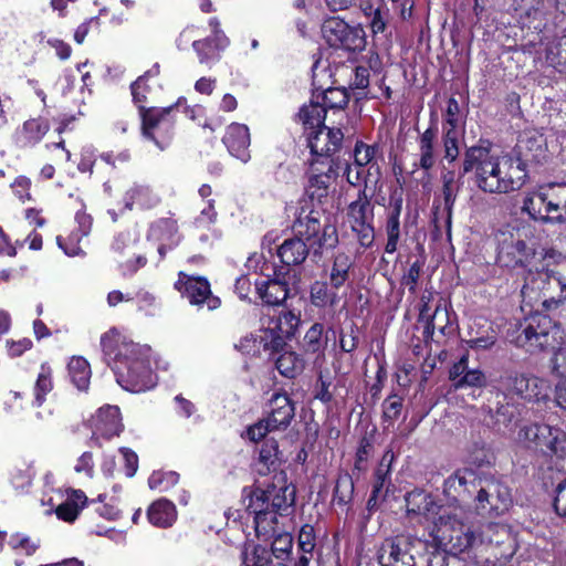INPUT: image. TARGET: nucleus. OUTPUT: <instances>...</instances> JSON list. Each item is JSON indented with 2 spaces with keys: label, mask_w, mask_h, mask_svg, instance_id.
Listing matches in <instances>:
<instances>
[{
  "label": "nucleus",
  "mask_w": 566,
  "mask_h": 566,
  "mask_svg": "<svg viewBox=\"0 0 566 566\" xmlns=\"http://www.w3.org/2000/svg\"><path fill=\"white\" fill-rule=\"evenodd\" d=\"M402 409V400L397 396H390L382 402V415L386 421H395Z\"/></svg>",
  "instance_id": "60"
},
{
  "label": "nucleus",
  "mask_w": 566,
  "mask_h": 566,
  "mask_svg": "<svg viewBox=\"0 0 566 566\" xmlns=\"http://www.w3.org/2000/svg\"><path fill=\"white\" fill-rule=\"evenodd\" d=\"M337 177V167L333 158L323 160L314 159L308 170L306 193L311 200L322 199L328 196L329 186Z\"/></svg>",
  "instance_id": "13"
},
{
  "label": "nucleus",
  "mask_w": 566,
  "mask_h": 566,
  "mask_svg": "<svg viewBox=\"0 0 566 566\" xmlns=\"http://www.w3.org/2000/svg\"><path fill=\"white\" fill-rule=\"evenodd\" d=\"M353 265L352 259L344 252H338L333 260V265L329 273L331 285L334 289H339L348 280V272Z\"/></svg>",
  "instance_id": "38"
},
{
  "label": "nucleus",
  "mask_w": 566,
  "mask_h": 566,
  "mask_svg": "<svg viewBox=\"0 0 566 566\" xmlns=\"http://www.w3.org/2000/svg\"><path fill=\"white\" fill-rule=\"evenodd\" d=\"M322 32L331 46L347 51H360L365 48V32L361 28L349 25L339 18H331L323 23Z\"/></svg>",
  "instance_id": "11"
},
{
  "label": "nucleus",
  "mask_w": 566,
  "mask_h": 566,
  "mask_svg": "<svg viewBox=\"0 0 566 566\" xmlns=\"http://www.w3.org/2000/svg\"><path fill=\"white\" fill-rule=\"evenodd\" d=\"M485 384V376L480 369H470L465 371L462 379L457 382V389L464 387H482Z\"/></svg>",
  "instance_id": "62"
},
{
  "label": "nucleus",
  "mask_w": 566,
  "mask_h": 566,
  "mask_svg": "<svg viewBox=\"0 0 566 566\" xmlns=\"http://www.w3.org/2000/svg\"><path fill=\"white\" fill-rule=\"evenodd\" d=\"M467 462L475 467H483L489 464L492 454L484 440L478 438L472 440L467 448Z\"/></svg>",
  "instance_id": "45"
},
{
  "label": "nucleus",
  "mask_w": 566,
  "mask_h": 566,
  "mask_svg": "<svg viewBox=\"0 0 566 566\" xmlns=\"http://www.w3.org/2000/svg\"><path fill=\"white\" fill-rule=\"evenodd\" d=\"M295 415V407L285 392H274L269 400L266 420L276 431L285 430Z\"/></svg>",
  "instance_id": "21"
},
{
  "label": "nucleus",
  "mask_w": 566,
  "mask_h": 566,
  "mask_svg": "<svg viewBox=\"0 0 566 566\" xmlns=\"http://www.w3.org/2000/svg\"><path fill=\"white\" fill-rule=\"evenodd\" d=\"M84 237L76 231H73L67 238L57 237L56 242L57 245L64 251V253L69 256H77L83 254V250L80 247V242Z\"/></svg>",
  "instance_id": "54"
},
{
  "label": "nucleus",
  "mask_w": 566,
  "mask_h": 566,
  "mask_svg": "<svg viewBox=\"0 0 566 566\" xmlns=\"http://www.w3.org/2000/svg\"><path fill=\"white\" fill-rule=\"evenodd\" d=\"M478 510L483 512L489 506L490 512L502 514L509 510L512 503L510 489L500 482H490L486 488H482L478 495Z\"/></svg>",
  "instance_id": "19"
},
{
  "label": "nucleus",
  "mask_w": 566,
  "mask_h": 566,
  "mask_svg": "<svg viewBox=\"0 0 566 566\" xmlns=\"http://www.w3.org/2000/svg\"><path fill=\"white\" fill-rule=\"evenodd\" d=\"M48 130L49 124L46 120L31 118L14 132L13 142L20 148L32 147L41 142Z\"/></svg>",
  "instance_id": "27"
},
{
  "label": "nucleus",
  "mask_w": 566,
  "mask_h": 566,
  "mask_svg": "<svg viewBox=\"0 0 566 566\" xmlns=\"http://www.w3.org/2000/svg\"><path fill=\"white\" fill-rule=\"evenodd\" d=\"M259 346L262 347L263 354L272 356L283 348L285 340L283 335L277 334L275 328L269 326L258 331Z\"/></svg>",
  "instance_id": "42"
},
{
  "label": "nucleus",
  "mask_w": 566,
  "mask_h": 566,
  "mask_svg": "<svg viewBox=\"0 0 566 566\" xmlns=\"http://www.w3.org/2000/svg\"><path fill=\"white\" fill-rule=\"evenodd\" d=\"M273 557L266 547L254 543H247L242 551L244 566H286Z\"/></svg>",
  "instance_id": "32"
},
{
  "label": "nucleus",
  "mask_w": 566,
  "mask_h": 566,
  "mask_svg": "<svg viewBox=\"0 0 566 566\" xmlns=\"http://www.w3.org/2000/svg\"><path fill=\"white\" fill-rule=\"evenodd\" d=\"M306 134L311 153L319 160L331 158L340 148L344 138L339 128H329L326 125Z\"/></svg>",
  "instance_id": "16"
},
{
  "label": "nucleus",
  "mask_w": 566,
  "mask_h": 566,
  "mask_svg": "<svg viewBox=\"0 0 566 566\" xmlns=\"http://www.w3.org/2000/svg\"><path fill=\"white\" fill-rule=\"evenodd\" d=\"M324 326L321 323L313 324L303 338V347L306 353L323 354L326 340L323 339Z\"/></svg>",
  "instance_id": "46"
},
{
  "label": "nucleus",
  "mask_w": 566,
  "mask_h": 566,
  "mask_svg": "<svg viewBox=\"0 0 566 566\" xmlns=\"http://www.w3.org/2000/svg\"><path fill=\"white\" fill-rule=\"evenodd\" d=\"M315 101L321 102V105L327 109H343L348 103V94L345 88L329 87L321 94L313 95Z\"/></svg>",
  "instance_id": "40"
},
{
  "label": "nucleus",
  "mask_w": 566,
  "mask_h": 566,
  "mask_svg": "<svg viewBox=\"0 0 566 566\" xmlns=\"http://www.w3.org/2000/svg\"><path fill=\"white\" fill-rule=\"evenodd\" d=\"M52 378H51V370L50 368H46L42 366L41 371L38 375V379L34 387L35 392V400L34 403L40 407L43 401L46 394H49L52 390Z\"/></svg>",
  "instance_id": "49"
},
{
  "label": "nucleus",
  "mask_w": 566,
  "mask_h": 566,
  "mask_svg": "<svg viewBox=\"0 0 566 566\" xmlns=\"http://www.w3.org/2000/svg\"><path fill=\"white\" fill-rule=\"evenodd\" d=\"M473 480L474 473L471 470H458L444 481V493L457 499L467 491L468 483Z\"/></svg>",
  "instance_id": "39"
},
{
  "label": "nucleus",
  "mask_w": 566,
  "mask_h": 566,
  "mask_svg": "<svg viewBox=\"0 0 566 566\" xmlns=\"http://www.w3.org/2000/svg\"><path fill=\"white\" fill-rule=\"evenodd\" d=\"M185 104V97H179L174 105L168 107L145 108L139 104L144 138L154 143L160 150L166 149L174 137L175 119L171 112Z\"/></svg>",
  "instance_id": "8"
},
{
  "label": "nucleus",
  "mask_w": 566,
  "mask_h": 566,
  "mask_svg": "<svg viewBox=\"0 0 566 566\" xmlns=\"http://www.w3.org/2000/svg\"><path fill=\"white\" fill-rule=\"evenodd\" d=\"M325 107L321 105V102L315 101L314 98L308 105H304L298 113V117L303 123L306 133L325 126Z\"/></svg>",
  "instance_id": "36"
},
{
  "label": "nucleus",
  "mask_w": 566,
  "mask_h": 566,
  "mask_svg": "<svg viewBox=\"0 0 566 566\" xmlns=\"http://www.w3.org/2000/svg\"><path fill=\"white\" fill-rule=\"evenodd\" d=\"M421 269L422 265L419 262H415L402 277V285L406 286L411 294H416Z\"/></svg>",
  "instance_id": "63"
},
{
  "label": "nucleus",
  "mask_w": 566,
  "mask_h": 566,
  "mask_svg": "<svg viewBox=\"0 0 566 566\" xmlns=\"http://www.w3.org/2000/svg\"><path fill=\"white\" fill-rule=\"evenodd\" d=\"M159 64H154L147 72H145L144 75L139 76L133 84H132V95L134 98V102L136 104H143L145 103V95L139 91L142 85L145 84V81H147L149 77H156L159 74Z\"/></svg>",
  "instance_id": "57"
},
{
  "label": "nucleus",
  "mask_w": 566,
  "mask_h": 566,
  "mask_svg": "<svg viewBox=\"0 0 566 566\" xmlns=\"http://www.w3.org/2000/svg\"><path fill=\"white\" fill-rule=\"evenodd\" d=\"M430 536L441 551L458 555L478 544L475 533L467 524L465 512L461 506H450L438 512L430 528Z\"/></svg>",
  "instance_id": "5"
},
{
  "label": "nucleus",
  "mask_w": 566,
  "mask_h": 566,
  "mask_svg": "<svg viewBox=\"0 0 566 566\" xmlns=\"http://www.w3.org/2000/svg\"><path fill=\"white\" fill-rule=\"evenodd\" d=\"M376 155V147L370 146L367 144H364L361 142L357 143L355 145L354 149V165L366 169V167L369 165L371 166V160L374 159Z\"/></svg>",
  "instance_id": "52"
},
{
  "label": "nucleus",
  "mask_w": 566,
  "mask_h": 566,
  "mask_svg": "<svg viewBox=\"0 0 566 566\" xmlns=\"http://www.w3.org/2000/svg\"><path fill=\"white\" fill-rule=\"evenodd\" d=\"M86 501L87 496L83 491L74 490L67 496L66 501L55 509V514L60 520L72 523L77 518Z\"/></svg>",
  "instance_id": "33"
},
{
  "label": "nucleus",
  "mask_w": 566,
  "mask_h": 566,
  "mask_svg": "<svg viewBox=\"0 0 566 566\" xmlns=\"http://www.w3.org/2000/svg\"><path fill=\"white\" fill-rule=\"evenodd\" d=\"M255 289L261 300L268 305L282 304L290 294V289L280 273L274 272V277L266 281H256Z\"/></svg>",
  "instance_id": "26"
},
{
  "label": "nucleus",
  "mask_w": 566,
  "mask_h": 566,
  "mask_svg": "<svg viewBox=\"0 0 566 566\" xmlns=\"http://www.w3.org/2000/svg\"><path fill=\"white\" fill-rule=\"evenodd\" d=\"M437 134V127H429L419 137V166L424 170H429L434 166L433 146Z\"/></svg>",
  "instance_id": "34"
},
{
  "label": "nucleus",
  "mask_w": 566,
  "mask_h": 566,
  "mask_svg": "<svg viewBox=\"0 0 566 566\" xmlns=\"http://www.w3.org/2000/svg\"><path fill=\"white\" fill-rule=\"evenodd\" d=\"M300 316L291 311H282L276 321L273 322V328L277 334L283 335V339L294 336L300 325Z\"/></svg>",
  "instance_id": "47"
},
{
  "label": "nucleus",
  "mask_w": 566,
  "mask_h": 566,
  "mask_svg": "<svg viewBox=\"0 0 566 566\" xmlns=\"http://www.w3.org/2000/svg\"><path fill=\"white\" fill-rule=\"evenodd\" d=\"M279 482L281 485L271 486L269 490H262L260 486L244 488L241 502L244 512L253 516L256 536L264 541L273 538L269 551L275 559L283 563L292 552L293 537L287 532L279 531V517L292 507L295 489L285 485L284 475H279Z\"/></svg>",
  "instance_id": "1"
},
{
  "label": "nucleus",
  "mask_w": 566,
  "mask_h": 566,
  "mask_svg": "<svg viewBox=\"0 0 566 566\" xmlns=\"http://www.w3.org/2000/svg\"><path fill=\"white\" fill-rule=\"evenodd\" d=\"M338 289L329 286L326 282L315 281L311 285L310 296L311 302L316 307H325L327 305H335L339 297L337 295Z\"/></svg>",
  "instance_id": "37"
},
{
  "label": "nucleus",
  "mask_w": 566,
  "mask_h": 566,
  "mask_svg": "<svg viewBox=\"0 0 566 566\" xmlns=\"http://www.w3.org/2000/svg\"><path fill=\"white\" fill-rule=\"evenodd\" d=\"M444 158L453 163L459 156V132L453 128L443 127Z\"/></svg>",
  "instance_id": "50"
},
{
  "label": "nucleus",
  "mask_w": 566,
  "mask_h": 566,
  "mask_svg": "<svg viewBox=\"0 0 566 566\" xmlns=\"http://www.w3.org/2000/svg\"><path fill=\"white\" fill-rule=\"evenodd\" d=\"M283 463V454L279 450L277 442L274 439L266 440L260 450L258 471L263 475L273 473V482L268 484L266 488H261L262 490H269L271 486L281 485L279 482V475H284L285 485H289L286 474L282 470Z\"/></svg>",
  "instance_id": "20"
},
{
  "label": "nucleus",
  "mask_w": 566,
  "mask_h": 566,
  "mask_svg": "<svg viewBox=\"0 0 566 566\" xmlns=\"http://www.w3.org/2000/svg\"><path fill=\"white\" fill-rule=\"evenodd\" d=\"M101 345L107 365L124 389L140 392L155 387L157 378L150 347L129 340L116 328L102 336Z\"/></svg>",
  "instance_id": "2"
},
{
  "label": "nucleus",
  "mask_w": 566,
  "mask_h": 566,
  "mask_svg": "<svg viewBox=\"0 0 566 566\" xmlns=\"http://www.w3.org/2000/svg\"><path fill=\"white\" fill-rule=\"evenodd\" d=\"M92 429V441L101 447L99 439H111L118 436L123 430L119 408L117 406L107 405L99 408L90 419Z\"/></svg>",
  "instance_id": "15"
},
{
  "label": "nucleus",
  "mask_w": 566,
  "mask_h": 566,
  "mask_svg": "<svg viewBox=\"0 0 566 566\" xmlns=\"http://www.w3.org/2000/svg\"><path fill=\"white\" fill-rule=\"evenodd\" d=\"M175 287L192 305L199 307L206 305L210 311L220 306L219 297L212 295L208 280L202 276H190L179 273Z\"/></svg>",
  "instance_id": "12"
},
{
  "label": "nucleus",
  "mask_w": 566,
  "mask_h": 566,
  "mask_svg": "<svg viewBox=\"0 0 566 566\" xmlns=\"http://www.w3.org/2000/svg\"><path fill=\"white\" fill-rule=\"evenodd\" d=\"M517 442L527 449L543 452L564 453L566 436L559 429L547 424L531 423L523 426L517 433Z\"/></svg>",
  "instance_id": "10"
},
{
  "label": "nucleus",
  "mask_w": 566,
  "mask_h": 566,
  "mask_svg": "<svg viewBox=\"0 0 566 566\" xmlns=\"http://www.w3.org/2000/svg\"><path fill=\"white\" fill-rule=\"evenodd\" d=\"M560 326L544 314H533L521 325V331L512 339L517 347L531 354L553 350L552 368L555 373L564 374L566 365V339ZM556 403L566 410V377L560 379L555 389Z\"/></svg>",
  "instance_id": "4"
},
{
  "label": "nucleus",
  "mask_w": 566,
  "mask_h": 566,
  "mask_svg": "<svg viewBox=\"0 0 566 566\" xmlns=\"http://www.w3.org/2000/svg\"><path fill=\"white\" fill-rule=\"evenodd\" d=\"M406 507L408 514L422 515L433 523L438 518V512L450 506H440L430 494L420 490H413L406 495Z\"/></svg>",
  "instance_id": "24"
},
{
  "label": "nucleus",
  "mask_w": 566,
  "mask_h": 566,
  "mask_svg": "<svg viewBox=\"0 0 566 566\" xmlns=\"http://www.w3.org/2000/svg\"><path fill=\"white\" fill-rule=\"evenodd\" d=\"M554 509L558 515L566 517V478L556 488Z\"/></svg>",
  "instance_id": "64"
},
{
  "label": "nucleus",
  "mask_w": 566,
  "mask_h": 566,
  "mask_svg": "<svg viewBox=\"0 0 566 566\" xmlns=\"http://www.w3.org/2000/svg\"><path fill=\"white\" fill-rule=\"evenodd\" d=\"M469 172L474 185L491 195L517 191L527 180L526 165L520 157L497 156L485 146H472L465 151L463 174Z\"/></svg>",
  "instance_id": "3"
},
{
  "label": "nucleus",
  "mask_w": 566,
  "mask_h": 566,
  "mask_svg": "<svg viewBox=\"0 0 566 566\" xmlns=\"http://www.w3.org/2000/svg\"><path fill=\"white\" fill-rule=\"evenodd\" d=\"M512 390L524 399L542 400L548 396L549 385L536 376L518 375L512 380Z\"/></svg>",
  "instance_id": "25"
},
{
  "label": "nucleus",
  "mask_w": 566,
  "mask_h": 566,
  "mask_svg": "<svg viewBox=\"0 0 566 566\" xmlns=\"http://www.w3.org/2000/svg\"><path fill=\"white\" fill-rule=\"evenodd\" d=\"M275 365L281 375L294 378L303 370L304 360L294 352H284L276 358Z\"/></svg>",
  "instance_id": "41"
},
{
  "label": "nucleus",
  "mask_w": 566,
  "mask_h": 566,
  "mask_svg": "<svg viewBox=\"0 0 566 566\" xmlns=\"http://www.w3.org/2000/svg\"><path fill=\"white\" fill-rule=\"evenodd\" d=\"M148 521L157 527H169L177 518V511L172 502L160 499L154 502L147 511Z\"/></svg>",
  "instance_id": "31"
},
{
  "label": "nucleus",
  "mask_w": 566,
  "mask_h": 566,
  "mask_svg": "<svg viewBox=\"0 0 566 566\" xmlns=\"http://www.w3.org/2000/svg\"><path fill=\"white\" fill-rule=\"evenodd\" d=\"M387 243L385 251L394 253L397 251L398 241L400 238V221L399 218L388 216L386 222Z\"/></svg>",
  "instance_id": "51"
},
{
  "label": "nucleus",
  "mask_w": 566,
  "mask_h": 566,
  "mask_svg": "<svg viewBox=\"0 0 566 566\" xmlns=\"http://www.w3.org/2000/svg\"><path fill=\"white\" fill-rule=\"evenodd\" d=\"M316 546L315 530L312 525L305 524L301 527L298 534V547L304 554L312 555Z\"/></svg>",
  "instance_id": "56"
},
{
  "label": "nucleus",
  "mask_w": 566,
  "mask_h": 566,
  "mask_svg": "<svg viewBox=\"0 0 566 566\" xmlns=\"http://www.w3.org/2000/svg\"><path fill=\"white\" fill-rule=\"evenodd\" d=\"M510 535V531L506 525L499 523H489L481 528L479 535H476L478 544H501Z\"/></svg>",
  "instance_id": "44"
},
{
  "label": "nucleus",
  "mask_w": 566,
  "mask_h": 566,
  "mask_svg": "<svg viewBox=\"0 0 566 566\" xmlns=\"http://www.w3.org/2000/svg\"><path fill=\"white\" fill-rule=\"evenodd\" d=\"M276 431L266 418L259 420L247 428L245 436L250 441L258 442L265 438L269 432Z\"/></svg>",
  "instance_id": "58"
},
{
  "label": "nucleus",
  "mask_w": 566,
  "mask_h": 566,
  "mask_svg": "<svg viewBox=\"0 0 566 566\" xmlns=\"http://www.w3.org/2000/svg\"><path fill=\"white\" fill-rule=\"evenodd\" d=\"M179 475L174 471H156L148 479V485L151 490L167 492L178 483Z\"/></svg>",
  "instance_id": "48"
},
{
  "label": "nucleus",
  "mask_w": 566,
  "mask_h": 566,
  "mask_svg": "<svg viewBox=\"0 0 566 566\" xmlns=\"http://www.w3.org/2000/svg\"><path fill=\"white\" fill-rule=\"evenodd\" d=\"M411 541L405 536L386 539L379 552L381 566H416L413 555L410 554Z\"/></svg>",
  "instance_id": "18"
},
{
  "label": "nucleus",
  "mask_w": 566,
  "mask_h": 566,
  "mask_svg": "<svg viewBox=\"0 0 566 566\" xmlns=\"http://www.w3.org/2000/svg\"><path fill=\"white\" fill-rule=\"evenodd\" d=\"M374 167H375V165H371L367 169H363L356 165H354V166L347 165L346 170H345L346 179L353 186H357L360 182H364L365 186L367 187L368 182L373 181L371 180V177H373L371 169Z\"/></svg>",
  "instance_id": "53"
},
{
  "label": "nucleus",
  "mask_w": 566,
  "mask_h": 566,
  "mask_svg": "<svg viewBox=\"0 0 566 566\" xmlns=\"http://www.w3.org/2000/svg\"><path fill=\"white\" fill-rule=\"evenodd\" d=\"M123 200L128 210L151 209L159 203V197L149 187L142 185H135L128 189Z\"/></svg>",
  "instance_id": "30"
},
{
  "label": "nucleus",
  "mask_w": 566,
  "mask_h": 566,
  "mask_svg": "<svg viewBox=\"0 0 566 566\" xmlns=\"http://www.w3.org/2000/svg\"><path fill=\"white\" fill-rule=\"evenodd\" d=\"M522 211L543 223L566 221V184H551L530 191L523 199Z\"/></svg>",
  "instance_id": "6"
},
{
  "label": "nucleus",
  "mask_w": 566,
  "mask_h": 566,
  "mask_svg": "<svg viewBox=\"0 0 566 566\" xmlns=\"http://www.w3.org/2000/svg\"><path fill=\"white\" fill-rule=\"evenodd\" d=\"M497 332L488 321L474 322L470 326L469 338L465 340L471 349L485 350L495 345Z\"/></svg>",
  "instance_id": "28"
},
{
  "label": "nucleus",
  "mask_w": 566,
  "mask_h": 566,
  "mask_svg": "<svg viewBox=\"0 0 566 566\" xmlns=\"http://www.w3.org/2000/svg\"><path fill=\"white\" fill-rule=\"evenodd\" d=\"M442 182H443V200L444 206L448 210L451 209L453 206V202L455 200L458 188L455 186V175L453 171H447L442 175Z\"/></svg>",
  "instance_id": "55"
},
{
  "label": "nucleus",
  "mask_w": 566,
  "mask_h": 566,
  "mask_svg": "<svg viewBox=\"0 0 566 566\" xmlns=\"http://www.w3.org/2000/svg\"><path fill=\"white\" fill-rule=\"evenodd\" d=\"M276 253L283 264L298 265L307 258L308 248L302 239L291 238L277 247Z\"/></svg>",
  "instance_id": "29"
},
{
  "label": "nucleus",
  "mask_w": 566,
  "mask_h": 566,
  "mask_svg": "<svg viewBox=\"0 0 566 566\" xmlns=\"http://www.w3.org/2000/svg\"><path fill=\"white\" fill-rule=\"evenodd\" d=\"M147 238L159 243L158 253L164 256L167 248L171 249L180 241L176 220L160 219L154 222L149 228Z\"/></svg>",
  "instance_id": "23"
},
{
  "label": "nucleus",
  "mask_w": 566,
  "mask_h": 566,
  "mask_svg": "<svg viewBox=\"0 0 566 566\" xmlns=\"http://www.w3.org/2000/svg\"><path fill=\"white\" fill-rule=\"evenodd\" d=\"M432 300L433 292L426 290L421 294L418 305L419 322L424 324L423 334L426 337H432L436 331L444 334V329L449 322L448 312L442 307L441 304H437L433 311H431L430 303Z\"/></svg>",
  "instance_id": "17"
},
{
  "label": "nucleus",
  "mask_w": 566,
  "mask_h": 566,
  "mask_svg": "<svg viewBox=\"0 0 566 566\" xmlns=\"http://www.w3.org/2000/svg\"><path fill=\"white\" fill-rule=\"evenodd\" d=\"M526 229H514L505 227L500 229L495 235L497 241V261L506 268L517 265L525 266L534 256L535 251L532 245L524 240Z\"/></svg>",
  "instance_id": "9"
},
{
  "label": "nucleus",
  "mask_w": 566,
  "mask_h": 566,
  "mask_svg": "<svg viewBox=\"0 0 566 566\" xmlns=\"http://www.w3.org/2000/svg\"><path fill=\"white\" fill-rule=\"evenodd\" d=\"M67 373L71 382L78 390H86L91 380V366L83 357H72L67 364Z\"/></svg>",
  "instance_id": "35"
},
{
  "label": "nucleus",
  "mask_w": 566,
  "mask_h": 566,
  "mask_svg": "<svg viewBox=\"0 0 566 566\" xmlns=\"http://www.w3.org/2000/svg\"><path fill=\"white\" fill-rule=\"evenodd\" d=\"M192 49L197 53L198 61L200 64L211 66L221 57L220 53L222 51H217L214 49L213 36H208L202 40L192 41Z\"/></svg>",
  "instance_id": "43"
},
{
  "label": "nucleus",
  "mask_w": 566,
  "mask_h": 566,
  "mask_svg": "<svg viewBox=\"0 0 566 566\" xmlns=\"http://www.w3.org/2000/svg\"><path fill=\"white\" fill-rule=\"evenodd\" d=\"M373 218V206L365 191H360L358 198L348 206L347 219L353 231L359 235L363 244L370 243L374 238Z\"/></svg>",
  "instance_id": "14"
},
{
  "label": "nucleus",
  "mask_w": 566,
  "mask_h": 566,
  "mask_svg": "<svg viewBox=\"0 0 566 566\" xmlns=\"http://www.w3.org/2000/svg\"><path fill=\"white\" fill-rule=\"evenodd\" d=\"M237 347L245 355L260 356L263 354L262 347L259 346L258 332L252 333L240 339Z\"/></svg>",
  "instance_id": "61"
},
{
  "label": "nucleus",
  "mask_w": 566,
  "mask_h": 566,
  "mask_svg": "<svg viewBox=\"0 0 566 566\" xmlns=\"http://www.w3.org/2000/svg\"><path fill=\"white\" fill-rule=\"evenodd\" d=\"M9 545L13 551L32 555L38 548V544L23 534H14L10 537Z\"/></svg>",
  "instance_id": "59"
},
{
  "label": "nucleus",
  "mask_w": 566,
  "mask_h": 566,
  "mask_svg": "<svg viewBox=\"0 0 566 566\" xmlns=\"http://www.w3.org/2000/svg\"><path fill=\"white\" fill-rule=\"evenodd\" d=\"M293 230L307 240L314 239V243L319 248L332 249L338 242L336 227L322 210L312 207L307 200H304L300 207Z\"/></svg>",
  "instance_id": "7"
},
{
  "label": "nucleus",
  "mask_w": 566,
  "mask_h": 566,
  "mask_svg": "<svg viewBox=\"0 0 566 566\" xmlns=\"http://www.w3.org/2000/svg\"><path fill=\"white\" fill-rule=\"evenodd\" d=\"M222 142L231 156L240 159L242 163L250 160V132L247 125L240 123L230 124L227 127Z\"/></svg>",
  "instance_id": "22"
}]
</instances>
